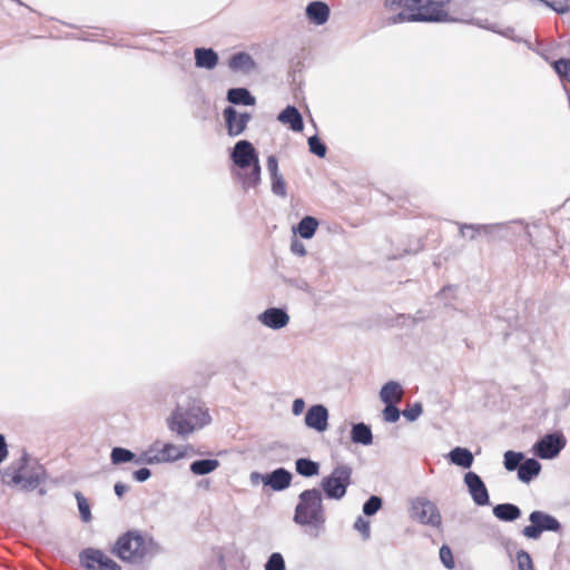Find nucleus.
<instances>
[{
  "mask_svg": "<svg viewBox=\"0 0 570 570\" xmlns=\"http://www.w3.org/2000/svg\"><path fill=\"white\" fill-rule=\"evenodd\" d=\"M351 440L355 444L371 445L373 443L371 426L363 422L352 424Z\"/></svg>",
  "mask_w": 570,
  "mask_h": 570,
  "instance_id": "obj_26",
  "label": "nucleus"
},
{
  "mask_svg": "<svg viewBox=\"0 0 570 570\" xmlns=\"http://www.w3.org/2000/svg\"><path fill=\"white\" fill-rule=\"evenodd\" d=\"M75 497L77 500L80 518L83 522L88 523L91 521L90 505L87 499L80 492H76Z\"/></svg>",
  "mask_w": 570,
  "mask_h": 570,
  "instance_id": "obj_38",
  "label": "nucleus"
},
{
  "mask_svg": "<svg viewBox=\"0 0 570 570\" xmlns=\"http://www.w3.org/2000/svg\"><path fill=\"white\" fill-rule=\"evenodd\" d=\"M220 465L217 459H200L191 462L189 470L195 475H207Z\"/></svg>",
  "mask_w": 570,
  "mask_h": 570,
  "instance_id": "obj_30",
  "label": "nucleus"
},
{
  "mask_svg": "<svg viewBox=\"0 0 570 570\" xmlns=\"http://www.w3.org/2000/svg\"><path fill=\"white\" fill-rule=\"evenodd\" d=\"M353 470L347 464L336 465L331 474L324 476L321 481V489L326 499L341 500L345 497L347 488L352 483Z\"/></svg>",
  "mask_w": 570,
  "mask_h": 570,
  "instance_id": "obj_5",
  "label": "nucleus"
},
{
  "mask_svg": "<svg viewBox=\"0 0 570 570\" xmlns=\"http://www.w3.org/2000/svg\"><path fill=\"white\" fill-rule=\"evenodd\" d=\"M478 235H480V233H474V230H470L469 238L473 240L476 238ZM465 236H468V234Z\"/></svg>",
  "mask_w": 570,
  "mask_h": 570,
  "instance_id": "obj_58",
  "label": "nucleus"
},
{
  "mask_svg": "<svg viewBox=\"0 0 570 570\" xmlns=\"http://www.w3.org/2000/svg\"><path fill=\"white\" fill-rule=\"evenodd\" d=\"M383 504V500L379 495H371L363 504L362 511L366 517L374 515Z\"/></svg>",
  "mask_w": 570,
  "mask_h": 570,
  "instance_id": "obj_36",
  "label": "nucleus"
},
{
  "mask_svg": "<svg viewBox=\"0 0 570 570\" xmlns=\"http://www.w3.org/2000/svg\"><path fill=\"white\" fill-rule=\"evenodd\" d=\"M227 134L230 137L240 136L247 128L252 119L249 112H239L236 108L227 106L223 110Z\"/></svg>",
  "mask_w": 570,
  "mask_h": 570,
  "instance_id": "obj_12",
  "label": "nucleus"
},
{
  "mask_svg": "<svg viewBox=\"0 0 570 570\" xmlns=\"http://www.w3.org/2000/svg\"><path fill=\"white\" fill-rule=\"evenodd\" d=\"M267 170H268L271 177L281 175V173L278 170V160H277L276 156L269 155L267 157Z\"/></svg>",
  "mask_w": 570,
  "mask_h": 570,
  "instance_id": "obj_50",
  "label": "nucleus"
},
{
  "mask_svg": "<svg viewBox=\"0 0 570 570\" xmlns=\"http://www.w3.org/2000/svg\"><path fill=\"white\" fill-rule=\"evenodd\" d=\"M517 562L519 570H533L532 559L525 550H519L517 552Z\"/></svg>",
  "mask_w": 570,
  "mask_h": 570,
  "instance_id": "obj_42",
  "label": "nucleus"
},
{
  "mask_svg": "<svg viewBox=\"0 0 570 570\" xmlns=\"http://www.w3.org/2000/svg\"><path fill=\"white\" fill-rule=\"evenodd\" d=\"M464 483L476 505L483 507L490 504L488 489L479 474L472 471L466 472L464 475Z\"/></svg>",
  "mask_w": 570,
  "mask_h": 570,
  "instance_id": "obj_13",
  "label": "nucleus"
},
{
  "mask_svg": "<svg viewBox=\"0 0 570 570\" xmlns=\"http://www.w3.org/2000/svg\"><path fill=\"white\" fill-rule=\"evenodd\" d=\"M554 71L561 78L570 82V59L561 58L552 63Z\"/></svg>",
  "mask_w": 570,
  "mask_h": 570,
  "instance_id": "obj_39",
  "label": "nucleus"
},
{
  "mask_svg": "<svg viewBox=\"0 0 570 570\" xmlns=\"http://www.w3.org/2000/svg\"><path fill=\"white\" fill-rule=\"evenodd\" d=\"M523 460V453L509 450L504 453L503 464L508 471H514L519 469Z\"/></svg>",
  "mask_w": 570,
  "mask_h": 570,
  "instance_id": "obj_33",
  "label": "nucleus"
},
{
  "mask_svg": "<svg viewBox=\"0 0 570 570\" xmlns=\"http://www.w3.org/2000/svg\"><path fill=\"white\" fill-rule=\"evenodd\" d=\"M291 252L294 255H297L299 257H304L307 254V250L305 248V245L299 242L297 238H294L291 243Z\"/></svg>",
  "mask_w": 570,
  "mask_h": 570,
  "instance_id": "obj_49",
  "label": "nucleus"
},
{
  "mask_svg": "<svg viewBox=\"0 0 570 570\" xmlns=\"http://www.w3.org/2000/svg\"><path fill=\"white\" fill-rule=\"evenodd\" d=\"M271 179H272L273 194L276 196H279V197H286V195H287L286 184H285L283 175L281 174V175L271 177Z\"/></svg>",
  "mask_w": 570,
  "mask_h": 570,
  "instance_id": "obj_41",
  "label": "nucleus"
},
{
  "mask_svg": "<svg viewBox=\"0 0 570 570\" xmlns=\"http://www.w3.org/2000/svg\"><path fill=\"white\" fill-rule=\"evenodd\" d=\"M354 529L358 531L364 540L370 539L371 537V527L370 522L365 520L363 517H358L354 522Z\"/></svg>",
  "mask_w": 570,
  "mask_h": 570,
  "instance_id": "obj_46",
  "label": "nucleus"
},
{
  "mask_svg": "<svg viewBox=\"0 0 570 570\" xmlns=\"http://www.w3.org/2000/svg\"><path fill=\"white\" fill-rule=\"evenodd\" d=\"M305 425L317 432H324L328 428V410L323 404L312 405L304 419Z\"/></svg>",
  "mask_w": 570,
  "mask_h": 570,
  "instance_id": "obj_14",
  "label": "nucleus"
},
{
  "mask_svg": "<svg viewBox=\"0 0 570 570\" xmlns=\"http://www.w3.org/2000/svg\"><path fill=\"white\" fill-rule=\"evenodd\" d=\"M305 14L309 22L322 26L328 21L331 9L324 1H312L306 6Z\"/></svg>",
  "mask_w": 570,
  "mask_h": 570,
  "instance_id": "obj_18",
  "label": "nucleus"
},
{
  "mask_svg": "<svg viewBox=\"0 0 570 570\" xmlns=\"http://www.w3.org/2000/svg\"><path fill=\"white\" fill-rule=\"evenodd\" d=\"M12 1H13V2H17V3H18V4H20V6H23L22 1H20V0H12Z\"/></svg>",
  "mask_w": 570,
  "mask_h": 570,
  "instance_id": "obj_60",
  "label": "nucleus"
},
{
  "mask_svg": "<svg viewBox=\"0 0 570 570\" xmlns=\"http://www.w3.org/2000/svg\"><path fill=\"white\" fill-rule=\"evenodd\" d=\"M212 417L207 409L193 403L187 406L178 404L168 417V429L183 440L191 435L196 430L209 424Z\"/></svg>",
  "mask_w": 570,
  "mask_h": 570,
  "instance_id": "obj_3",
  "label": "nucleus"
},
{
  "mask_svg": "<svg viewBox=\"0 0 570 570\" xmlns=\"http://www.w3.org/2000/svg\"><path fill=\"white\" fill-rule=\"evenodd\" d=\"M80 566L86 570H121V567L102 550L86 548L79 553Z\"/></svg>",
  "mask_w": 570,
  "mask_h": 570,
  "instance_id": "obj_9",
  "label": "nucleus"
},
{
  "mask_svg": "<svg viewBox=\"0 0 570 570\" xmlns=\"http://www.w3.org/2000/svg\"><path fill=\"white\" fill-rule=\"evenodd\" d=\"M439 556H440L441 562L443 563V566L446 569H453L454 568V559H453L452 551L449 548V546L443 544L440 548Z\"/></svg>",
  "mask_w": 570,
  "mask_h": 570,
  "instance_id": "obj_45",
  "label": "nucleus"
},
{
  "mask_svg": "<svg viewBox=\"0 0 570 570\" xmlns=\"http://www.w3.org/2000/svg\"><path fill=\"white\" fill-rule=\"evenodd\" d=\"M453 288L451 286H446L444 288H442V291L440 292V295H445L446 292L449 291H452Z\"/></svg>",
  "mask_w": 570,
  "mask_h": 570,
  "instance_id": "obj_59",
  "label": "nucleus"
},
{
  "mask_svg": "<svg viewBox=\"0 0 570 570\" xmlns=\"http://www.w3.org/2000/svg\"><path fill=\"white\" fill-rule=\"evenodd\" d=\"M7 455H8L7 443H6L4 436L2 434H0V463L3 460H6Z\"/></svg>",
  "mask_w": 570,
  "mask_h": 570,
  "instance_id": "obj_54",
  "label": "nucleus"
},
{
  "mask_svg": "<svg viewBox=\"0 0 570 570\" xmlns=\"http://www.w3.org/2000/svg\"><path fill=\"white\" fill-rule=\"evenodd\" d=\"M295 470L304 478H312L320 473V463L308 458H299L295 461Z\"/></svg>",
  "mask_w": 570,
  "mask_h": 570,
  "instance_id": "obj_31",
  "label": "nucleus"
},
{
  "mask_svg": "<svg viewBox=\"0 0 570 570\" xmlns=\"http://www.w3.org/2000/svg\"><path fill=\"white\" fill-rule=\"evenodd\" d=\"M293 521L301 527L315 529L317 533L324 529L326 515L320 489H307L299 493Z\"/></svg>",
  "mask_w": 570,
  "mask_h": 570,
  "instance_id": "obj_2",
  "label": "nucleus"
},
{
  "mask_svg": "<svg viewBox=\"0 0 570 570\" xmlns=\"http://www.w3.org/2000/svg\"><path fill=\"white\" fill-rule=\"evenodd\" d=\"M530 524L525 525L521 533L530 540H538L543 532H560L562 525L560 521L541 510H534L529 514Z\"/></svg>",
  "mask_w": 570,
  "mask_h": 570,
  "instance_id": "obj_6",
  "label": "nucleus"
},
{
  "mask_svg": "<svg viewBox=\"0 0 570 570\" xmlns=\"http://www.w3.org/2000/svg\"><path fill=\"white\" fill-rule=\"evenodd\" d=\"M115 493L118 498H121L124 493L128 490V487L121 482H117L114 487Z\"/></svg>",
  "mask_w": 570,
  "mask_h": 570,
  "instance_id": "obj_55",
  "label": "nucleus"
},
{
  "mask_svg": "<svg viewBox=\"0 0 570 570\" xmlns=\"http://www.w3.org/2000/svg\"><path fill=\"white\" fill-rule=\"evenodd\" d=\"M567 439L561 431L543 435L532 448L533 453L542 460H552L566 448Z\"/></svg>",
  "mask_w": 570,
  "mask_h": 570,
  "instance_id": "obj_8",
  "label": "nucleus"
},
{
  "mask_svg": "<svg viewBox=\"0 0 570 570\" xmlns=\"http://www.w3.org/2000/svg\"><path fill=\"white\" fill-rule=\"evenodd\" d=\"M472 23L478 26L479 28H482V29H485V30H490L492 32H494L495 26H497V24L490 23L487 19H484V20H482V19H473Z\"/></svg>",
  "mask_w": 570,
  "mask_h": 570,
  "instance_id": "obj_52",
  "label": "nucleus"
},
{
  "mask_svg": "<svg viewBox=\"0 0 570 570\" xmlns=\"http://www.w3.org/2000/svg\"><path fill=\"white\" fill-rule=\"evenodd\" d=\"M277 120L287 124L293 131L299 132L304 128L303 117L295 106H287L277 116Z\"/></svg>",
  "mask_w": 570,
  "mask_h": 570,
  "instance_id": "obj_22",
  "label": "nucleus"
},
{
  "mask_svg": "<svg viewBox=\"0 0 570 570\" xmlns=\"http://www.w3.org/2000/svg\"><path fill=\"white\" fill-rule=\"evenodd\" d=\"M161 463L157 443L145 451L140 456L137 458L136 464H159Z\"/></svg>",
  "mask_w": 570,
  "mask_h": 570,
  "instance_id": "obj_34",
  "label": "nucleus"
},
{
  "mask_svg": "<svg viewBox=\"0 0 570 570\" xmlns=\"http://www.w3.org/2000/svg\"><path fill=\"white\" fill-rule=\"evenodd\" d=\"M448 458L451 463L463 469L471 468L474 461L472 452L469 449L462 446H455L449 452Z\"/></svg>",
  "mask_w": 570,
  "mask_h": 570,
  "instance_id": "obj_28",
  "label": "nucleus"
},
{
  "mask_svg": "<svg viewBox=\"0 0 570 570\" xmlns=\"http://www.w3.org/2000/svg\"><path fill=\"white\" fill-rule=\"evenodd\" d=\"M268 451L273 458H277V461L283 462L288 459V448L283 444L274 443L268 446Z\"/></svg>",
  "mask_w": 570,
  "mask_h": 570,
  "instance_id": "obj_44",
  "label": "nucleus"
},
{
  "mask_svg": "<svg viewBox=\"0 0 570 570\" xmlns=\"http://www.w3.org/2000/svg\"><path fill=\"white\" fill-rule=\"evenodd\" d=\"M383 417L386 422L394 423L400 419V410L396 403H384Z\"/></svg>",
  "mask_w": 570,
  "mask_h": 570,
  "instance_id": "obj_43",
  "label": "nucleus"
},
{
  "mask_svg": "<svg viewBox=\"0 0 570 570\" xmlns=\"http://www.w3.org/2000/svg\"><path fill=\"white\" fill-rule=\"evenodd\" d=\"M158 453L161 463L175 462L194 454V446L190 444L176 445L173 443H164L161 448L158 449Z\"/></svg>",
  "mask_w": 570,
  "mask_h": 570,
  "instance_id": "obj_16",
  "label": "nucleus"
},
{
  "mask_svg": "<svg viewBox=\"0 0 570 570\" xmlns=\"http://www.w3.org/2000/svg\"><path fill=\"white\" fill-rule=\"evenodd\" d=\"M541 471V464L537 459L530 458L523 460L521 465L518 469V478L523 483H529L535 476L539 475Z\"/></svg>",
  "mask_w": 570,
  "mask_h": 570,
  "instance_id": "obj_25",
  "label": "nucleus"
},
{
  "mask_svg": "<svg viewBox=\"0 0 570 570\" xmlns=\"http://www.w3.org/2000/svg\"><path fill=\"white\" fill-rule=\"evenodd\" d=\"M228 67L233 71L248 75L256 70L257 63L249 53L240 51L229 58Z\"/></svg>",
  "mask_w": 570,
  "mask_h": 570,
  "instance_id": "obj_20",
  "label": "nucleus"
},
{
  "mask_svg": "<svg viewBox=\"0 0 570 570\" xmlns=\"http://www.w3.org/2000/svg\"><path fill=\"white\" fill-rule=\"evenodd\" d=\"M451 0H385L389 26L402 22H441L448 18L445 7Z\"/></svg>",
  "mask_w": 570,
  "mask_h": 570,
  "instance_id": "obj_1",
  "label": "nucleus"
},
{
  "mask_svg": "<svg viewBox=\"0 0 570 570\" xmlns=\"http://www.w3.org/2000/svg\"><path fill=\"white\" fill-rule=\"evenodd\" d=\"M494 33L501 35L502 37L511 39L514 42L522 41L520 37L515 36L514 29L512 27L499 28L498 26H495Z\"/></svg>",
  "mask_w": 570,
  "mask_h": 570,
  "instance_id": "obj_48",
  "label": "nucleus"
},
{
  "mask_svg": "<svg viewBox=\"0 0 570 570\" xmlns=\"http://www.w3.org/2000/svg\"><path fill=\"white\" fill-rule=\"evenodd\" d=\"M423 412V406L421 403L416 402L413 405H411L409 409H405L403 411V415L406 420L410 422L415 421Z\"/></svg>",
  "mask_w": 570,
  "mask_h": 570,
  "instance_id": "obj_47",
  "label": "nucleus"
},
{
  "mask_svg": "<svg viewBox=\"0 0 570 570\" xmlns=\"http://www.w3.org/2000/svg\"><path fill=\"white\" fill-rule=\"evenodd\" d=\"M195 65L197 68L207 70L214 69L218 65V55L212 48H196L194 50Z\"/></svg>",
  "mask_w": 570,
  "mask_h": 570,
  "instance_id": "obj_21",
  "label": "nucleus"
},
{
  "mask_svg": "<svg viewBox=\"0 0 570 570\" xmlns=\"http://www.w3.org/2000/svg\"><path fill=\"white\" fill-rule=\"evenodd\" d=\"M151 475V471L148 468H140L132 473V476L138 482L147 481Z\"/></svg>",
  "mask_w": 570,
  "mask_h": 570,
  "instance_id": "obj_51",
  "label": "nucleus"
},
{
  "mask_svg": "<svg viewBox=\"0 0 570 570\" xmlns=\"http://www.w3.org/2000/svg\"><path fill=\"white\" fill-rule=\"evenodd\" d=\"M264 569L265 570H285V560L283 558V556L279 553V552H273L265 566H264Z\"/></svg>",
  "mask_w": 570,
  "mask_h": 570,
  "instance_id": "obj_40",
  "label": "nucleus"
},
{
  "mask_svg": "<svg viewBox=\"0 0 570 570\" xmlns=\"http://www.w3.org/2000/svg\"><path fill=\"white\" fill-rule=\"evenodd\" d=\"M292 285H295L297 286L298 288L301 289H306L307 288V283L304 282V281H301V282H293V281H288Z\"/></svg>",
  "mask_w": 570,
  "mask_h": 570,
  "instance_id": "obj_57",
  "label": "nucleus"
},
{
  "mask_svg": "<svg viewBox=\"0 0 570 570\" xmlns=\"http://www.w3.org/2000/svg\"><path fill=\"white\" fill-rule=\"evenodd\" d=\"M263 476L264 474H261L258 472H252L249 476L252 484H257L259 480L263 482Z\"/></svg>",
  "mask_w": 570,
  "mask_h": 570,
  "instance_id": "obj_56",
  "label": "nucleus"
},
{
  "mask_svg": "<svg viewBox=\"0 0 570 570\" xmlns=\"http://www.w3.org/2000/svg\"><path fill=\"white\" fill-rule=\"evenodd\" d=\"M230 159L233 163L242 168H249L255 165V163H259L258 153L254 148L253 144L248 140H238L230 153Z\"/></svg>",
  "mask_w": 570,
  "mask_h": 570,
  "instance_id": "obj_11",
  "label": "nucleus"
},
{
  "mask_svg": "<svg viewBox=\"0 0 570 570\" xmlns=\"http://www.w3.org/2000/svg\"><path fill=\"white\" fill-rule=\"evenodd\" d=\"M137 456L136 454L125 448L116 446L111 450L110 453V461L112 464H122L127 462H135L136 463Z\"/></svg>",
  "mask_w": 570,
  "mask_h": 570,
  "instance_id": "obj_32",
  "label": "nucleus"
},
{
  "mask_svg": "<svg viewBox=\"0 0 570 570\" xmlns=\"http://www.w3.org/2000/svg\"><path fill=\"white\" fill-rule=\"evenodd\" d=\"M492 513L503 522H514L522 514L521 509L514 503H499L493 507Z\"/></svg>",
  "mask_w": 570,
  "mask_h": 570,
  "instance_id": "obj_23",
  "label": "nucleus"
},
{
  "mask_svg": "<svg viewBox=\"0 0 570 570\" xmlns=\"http://www.w3.org/2000/svg\"><path fill=\"white\" fill-rule=\"evenodd\" d=\"M504 224H459L460 235L465 237L466 230H474V233L483 234L489 240L498 238L499 230L504 228Z\"/></svg>",
  "mask_w": 570,
  "mask_h": 570,
  "instance_id": "obj_19",
  "label": "nucleus"
},
{
  "mask_svg": "<svg viewBox=\"0 0 570 570\" xmlns=\"http://www.w3.org/2000/svg\"><path fill=\"white\" fill-rule=\"evenodd\" d=\"M305 409V402L303 399H295L294 402H293V407H292V411H293V414L298 416L303 413Z\"/></svg>",
  "mask_w": 570,
  "mask_h": 570,
  "instance_id": "obj_53",
  "label": "nucleus"
},
{
  "mask_svg": "<svg viewBox=\"0 0 570 570\" xmlns=\"http://www.w3.org/2000/svg\"><path fill=\"white\" fill-rule=\"evenodd\" d=\"M257 320L268 328L281 330L289 323V315L284 308L269 307L261 313Z\"/></svg>",
  "mask_w": 570,
  "mask_h": 570,
  "instance_id": "obj_15",
  "label": "nucleus"
},
{
  "mask_svg": "<svg viewBox=\"0 0 570 570\" xmlns=\"http://www.w3.org/2000/svg\"><path fill=\"white\" fill-rule=\"evenodd\" d=\"M293 474L284 469L277 468L274 471L264 474L263 483L274 491H283L291 485Z\"/></svg>",
  "mask_w": 570,
  "mask_h": 570,
  "instance_id": "obj_17",
  "label": "nucleus"
},
{
  "mask_svg": "<svg viewBox=\"0 0 570 570\" xmlns=\"http://www.w3.org/2000/svg\"><path fill=\"white\" fill-rule=\"evenodd\" d=\"M410 517L421 524L434 528H439L442 523V517L435 503L423 497L410 500Z\"/></svg>",
  "mask_w": 570,
  "mask_h": 570,
  "instance_id": "obj_7",
  "label": "nucleus"
},
{
  "mask_svg": "<svg viewBox=\"0 0 570 570\" xmlns=\"http://www.w3.org/2000/svg\"><path fill=\"white\" fill-rule=\"evenodd\" d=\"M318 225L320 223L317 218L313 216H305L296 226L293 227V232L304 239H311L315 235Z\"/></svg>",
  "mask_w": 570,
  "mask_h": 570,
  "instance_id": "obj_29",
  "label": "nucleus"
},
{
  "mask_svg": "<svg viewBox=\"0 0 570 570\" xmlns=\"http://www.w3.org/2000/svg\"><path fill=\"white\" fill-rule=\"evenodd\" d=\"M226 98L233 105L254 106L256 104V98L243 87L228 89Z\"/></svg>",
  "mask_w": 570,
  "mask_h": 570,
  "instance_id": "obj_27",
  "label": "nucleus"
},
{
  "mask_svg": "<svg viewBox=\"0 0 570 570\" xmlns=\"http://www.w3.org/2000/svg\"><path fill=\"white\" fill-rule=\"evenodd\" d=\"M403 394V387L399 382L389 381L382 386L380 399L383 403H397L402 400Z\"/></svg>",
  "mask_w": 570,
  "mask_h": 570,
  "instance_id": "obj_24",
  "label": "nucleus"
},
{
  "mask_svg": "<svg viewBox=\"0 0 570 570\" xmlns=\"http://www.w3.org/2000/svg\"><path fill=\"white\" fill-rule=\"evenodd\" d=\"M250 173L243 177V185L245 188H254L261 183V164L255 163V165L250 166Z\"/></svg>",
  "mask_w": 570,
  "mask_h": 570,
  "instance_id": "obj_35",
  "label": "nucleus"
},
{
  "mask_svg": "<svg viewBox=\"0 0 570 570\" xmlns=\"http://www.w3.org/2000/svg\"><path fill=\"white\" fill-rule=\"evenodd\" d=\"M111 552L125 562L138 563L145 558L147 547L140 533L128 531L117 539Z\"/></svg>",
  "mask_w": 570,
  "mask_h": 570,
  "instance_id": "obj_4",
  "label": "nucleus"
},
{
  "mask_svg": "<svg viewBox=\"0 0 570 570\" xmlns=\"http://www.w3.org/2000/svg\"><path fill=\"white\" fill-rule=\"evenodd\" d=\"M26 464V458H21V460L17 464H11L2 475L3 482L12 485H21V489L26 491H31L38 488L41 482L38 474H21V470L24 468Z\"/></svg>",
  "mask_w": 570,
  "mask_h": 570,
  "instance_id": "obj_10",
  "label": "nucleus"
},
{
  "mask_svg": "<svg viewBox=\"0 0 570 570\" xmlns=\"http://www.w3.org/2000/svg\"><path fill=\"white\" fill-rule=\"evenodd\" d=\"M309 151L316 155L320 158H324L326 156V145L321 140L317 135L311 136L307 140Z\"/></svg>",
  "mask_w": 570,
  "mask_h": 570,
  "instance_id": "obj_37",
  "label": "nucleus"
}]
</instances>
